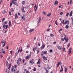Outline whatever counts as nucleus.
<instances>
[{"label": "nucleus", "instance_id": "f257e3e1", "mask_svg": "<svg viewBox=\"0 0 73 73\" xmlns=\"http://www.w3.org/2000/svg\"><path fill=\"white\" fill-rule=\"evenodd\" d=\"M8 23V22L7 21H5L4 22V24L3 25V29H7L8 28V25H5L6 24H7Z\"/></svg>", "mask_w": 73, "mask_h": 73}, {"label": "nucleus", "instance_id": "f03ea898", "mask_svg": "<svg viewBox=\"0 0 73 73\" xmlns=\"http://www.w3.org/2000/svg\"><path fill=\"white\" fill-rule=\"evenodd\" d=\"M64 40L65 41H66V42H68L69 40V39L68 38H66V35H64Z\"/></svg>", "mask_w": 73, "mask_h": 73}, {"label": "nucleus", "instance_id": "7ed1b4c3", "mask_svg": "<svg viewBox=\"0 0 73 73\" xmlns=\"http://www.w3.org/2000/svg\"><path fill=\"white\" fill-rule=\"evenodd\" d=\"M12 3H13L14 5H16L17 6H18V5L17 4V2L15 1V0H13L12 1Z\"/></svg>", "mask_w": 73, "mask_h": 73}, {"label": "nucleus", "instance_id": "20e7f679", "mask_svg": "<svg viewBox=\"0 0 73 73\" xmlns=\"http://www.w3.org/2000/svg\"><path fill=\"white\" fill-rule=\"evenodd\" d=\"M62 64V63H61V61L59 62H58L57 63V66H58V67L60 65H61Z\"/></svg>", "mask_w": 73, "mask_h": 73}, {"label": "nucleus", "instance_id": "39448f33", "mask_svg": "<svg viewBox=\"0 0 73 73\" xmlns=\"http://www.w3.org/2000/svg\"><path fill=\"white\" fill-rule=\"evenodd\" d=\"M67 24V25L69 24V22L68 21H65L64 23V25H66V24Z\"/></svg>", "mask_w": 73, "mask_h": 73}, {"label": "nucleus", "instance_id": "423d86ee", "mask_svg": "<svg viewBox=\"0 0 73 73\" xmlns=\"http://www.w3.org/2000/svg\"><path fill=\"white\" fill-rule=\"evenodd\" d=\"M34 61V60H33V59H32V60H30V63L32 64H34V62H33Z\"/></svg>", "mask_w": 73, "mask_h": 73}, {"label": "nucleus", "instance_id": "0eeeda50", "mask_svg": "<svg viewBox=\"0 0 73 73\" xmlns=\"http://www.w3.org/2000/svg\"><path fill=\"white\" fill-rule=\"evenodd\" d=\"M41 17H40L39 18V19L38 20V23H37V25H38L39 24V23L40 22V21H41Z\"/></svg>", "mask_w": 73, "mask_h": 73}, {"label": "nucleus", "instance_id": "6e6552de", "mask_svg": "<svg viewBox=\"0 0 73 73\" xmlns=\"http://www.w3.org/2000/svg\"><path fill=\"white\" fill-rule=\"evenodd\" d=\"M38 49V47L37 46H36L33 49V51L34 52H35V50H37Z\"/></svg>", "mask_w": 73, "mask_h": 73}, {"label": "nucleus", "instance_id": "1a4fd4ad", "mask_svg": "<svg viewBox=\"0 0 73 73\" xmlns=\"http://www.w3.org/2000/svg\"><path fill=\"white\" fill-rule=\"evenodd\" d=\"M24 7L23 6L22 8L21 9V10L22 11V12H23V13H24V12H25V11H24Z\"/></svg>", "mask_w": 73, "mask_h": 73}, {"label": "nucleus", "instance_id": "9d476101", "mask_svg": "<svg viewBox=\"0 0 73 73\" xmlns=\"http://www.w3.org/2000/svg\"><path fill=\"white\" fill-rule=\"evenodd\" d=\"M31 53L30 52V55H29L28 56H27L26 57V59H28V58H29V57H31Z\"/></svg>", "mask_w": 73, "mask_h": 73}, {"label": "nucleus", "instance_id": "9b49d317", "mask_svg": "<svg viewBox=\"0 0 73 73\" xmlns=\"http://www.w3.org/2000/svg\"><path fill=\"white\" fill-rule=\"evenodd\" d=\"M71 51H72V48H70L69 49V51H68V52H68V54H70V53H71Z\"/></svg>", "mask_w": 73, "mask_h": 73}, {"label": "nucleus", "instance_id": "f8f14e48", "mask_svg": "<svg viewBox=\"0 0 73 73\" xmlns=\"http://www.w3.org/2000/svg\"><path fill=\"white\" fill-rule=\"evenodd\" d=\"M43 59L44 60H45V61H46V60H47V57H45V56H43Z\"/></svg>", "mask_w": 73, "mask_h": 73}, {"label": "nucleus", "instance_id": "ddd939ff", "mask_svg": "<svg viewBox=\"0 0 73 73\" xmlns=\"http://www.w3.org/2000/svg\"><path fill=\"white\" fill-rule=\"evenodd\" d=\"M45 47V46L44 44H42L41 48L42 49H43Z\"/></svg>", "mask_w": 73, "mask_h": 73}, {"label": "nucleus", "instance_id": "4468645a", "mask_svg": "<svg viewBox=\"0 0 73 73\" xmlns=\"http://www.w3.org/2000/svg\"><path fill=\"white\" fill-rule=\"evenodd\" d=\"M21 19L24 21H25V17H24L23 16H22L21 17Z\"/></svg>", "mask_w": 73, "mask_h": 73}, {"label": "nucleus", "instance_id": "2eb2a0df", "mask_svg": "<svg viewBox=\"0 0 73 73\" xmlns=\"http://www.w3.org/2000/svg\"><path fill=\"white\" fill-rule=\"evenodd\" d=\"M17 64L18 66H20V62L19 61V60H17Z\"/></svg>", "mask_w": 73, "mask_h": 73}, {"label": "nucleus", "instance_id": "dca6fc26", "mask_svg": "<svg viewBox=\"0 0 73 73\" xmlns=\"http://www.w3.org/2000/svg\"><path fill=\"white\" fill-rule=\"evenodd\" d=\"M15 19H17L18 18V16H17V14H16L15 15Z\"/></svg>", "mask_w": 73, "mask_h": 73}, {"label": "nucleus", "instance_id": "f3484780", "mask_svg": "<svg viewBox=\"0 0 73 73\" xmlns=\"http://www.w3.org/2000/svg\"><path fill=\"white\" fill-rule=\"evenodd\" d=\"M67 70H68V68H64V72L65 73H66L67 72Z\"/></svg>", "mask_w": 73, "mask_h": 73}, {"label": "nucleus", "instance_id": "a211bd4d", "mask_svg": "<svg viewBox=\"0 0 73 73\" xmlns=\"http://www.w3.org/2000/svg\"><path fill=\"white\" fill-rule=\"evenodd\" d=\"M11 63H10L9 64V66L8 68V69H9V70H10V69H11Z\"/></svg>", "mask_w": 73, "mask_h": 73}, {"label": "nucleus", "instance_id": "6ab92c4d", "mask_svg": "<svg viewBox=\"0 0 73 73\" xmlns=\"http://www.w3.org/2000/svg\"><path fill=\"white\" fill-rule=\"evenodd\" d=\"M34 31V29H31L29 31V32H33Z\"/></svg>", "mask_w": 73, "mask_h": 73}, {"label": "nucleus", "instance_id": "aec40b11", "mask_svg": "<svg viewBox=\"0 0 73 73\" xmlns=\"http://www.w3.org/2000/svg\"><path fill=\"white\" fill-rule=\"evenodd\" d=\"M11 21H9V27H11Z\"/></svg>", "mask_w": 73, "mask_h": 73}, {"label": "nucleus", "instance_id": "412c9836", "mask_svg": "<svg viewBox=\"0 0 73 73\" xmlns=\"http://www.w3.org/2000/svg\"><path fill=\"white\" fill-rule=\"evenodd\" d=\"M72 14H73V11H72L70 14V16H72Z\"/></svg>", "mask_w": 73, "mask_h": 73}, {"label": "nucleus", "instance_id": "4be33fe9", "mask_svg": "<svg viewBox=\"0 0 73 73\" xmlns=\"http://www.w3.org/2000/svg\"><path fill=\"white\" fill-rule=\"evenodd\" d=\"M57 48H58V49H59L60 50H61V49H62V48L60 47V46H58Z\"/></svg>", "mask_w": 73, "mask_h": 73}, {"label": "nucleus", "instance_id": "5701e85b", "mask_svg": "<svg viewBox=\"0 0 73 73\" xmlns=\"http://www.w3.org/2000/svg\"><path fill=\"white\" fill-rule=\"evenodd\" d=\"M51 15H52V13H49L47 14V16L48 17H49L50 16H51Z\"/></svg>", "mask_w": 73, "mask_h": 73}, {"label": "nucleus", "instance_id": "b1692460", "mask_svg": "<svg viewBox=\"0 0 73 73\" xmlns=\"http://www.w3.org/2000/svg\"><path fill=\"white\" fill-rule=\"evenodd\" d=\"M58 3V1H56L54 2V4H57Z\"/></svg>", "mask_w": 73, "mask_h": 73}, {"label": "nucleus", "instance_id": "393cba45", "mask_svg": "<svg viewBox=\"0 0 73 73\" xmlns=\"http://www.w3.org/2000/svg\"><path fill=\"white\" fill-rule=\"evenodd\" d=\"M18 60L19 61H21H21H22V60L21 59V58H18V60Z\"/></svg>", "mask_w": 73, "mask_h": 73}, {"label": "nucleus", "instance_id": "a878e982", "mask_svg": "<svg viewBox=\"0 0 73 73\" xmlns=\"http://www.w3.org/2000/svg\"><path fill=\"white\" fill-rule=\"evenodd\" d=\"M69 26L68 25H66V27H65V28L66 29H68V28H69Z\"/></svg>", "mask_w": 73, "mask_h": 73}, {"label": "nucleus", "instance_id": "bb28decb", "mask_svg": "<svg viewBox=\"0 0 73 73\" xmlns=\"http://www.w3.org/2000/svg\"><path fill=\"white\" fill-rule=\"evenodd\" d=\"M15 10H14V9H13V8H11V12H14V11Z\"/></svg>", "mask_w": 73, "mask_h": 73}, {"label": "nucleus", "instance_id": "cd10ccee", "mask_svg": "<svg viewBox=\"0 0 73 73\" xmlns=\"http://www.w3.org/2000/svg\"><path fill=\"white\" fill-rule=\"evenodd\" d=\"M37 64H40V59H39L38 60V61L37 62Z\"/></svg>", "mask_w": 73, "mask_h": 73}, {"label": "nucleus", "instance_id": "c85d7f7f", "mask_svg": "<svg viewBox=\"0 0 73 73\" xmlns=\"http://www.w3.org/2000/svg\"><path fill=\"white\" fill-rule=\"evenodd\" d=\"M9 65V64H8V62H6V66H8Z\"/></svg>", "mask_w": 73, "mask_h": 73}, {"label": "nucleus", "instance_id": "c756f323", "mask_svg": "<svg viewBox=\"0 0 73 73\" xmlns=\"http://www.w3.org/2000/svg\"><path fill=\"white\" fill-rule=\"evenodd\" d=\"M71 19L72 20V25H73V18L72 17V18H71Z\"/></svg>", "mask_w": 73, "mask_h": 73}, {"label": "nucleus", "instance_id": "7c9ffc66", "mask_svg": "<svg viewBox=\"0 0 73 73\" xmlns=\"http://www.w3.org/2000/svg\"><path fill=\"white\" fill-rule=\"evenodd\" d=\"M43 53L46 54L47 53V52L46 51H44L43 52Z\"/></svg>", "mask_w": 73, "mask_h": 73}, {"label": "nucleus", "instance_id": "2f4dec72", "mask_svg": "<svg viewBox=\"0 0 73 73\" xmlns=\"http://www.w3.org/2000/svg\"><path fill=\"white\" fill-rule=\"evenodd\" d=\"M63 69H64L63 68H62V69H60V72H62V71H63Z\"/></svg>", "mask_w": 73, "mask_h": 73}, {"label": "nucleus", "instance_id": "473e14b6", "mask_svg": "<svg viewBox=\"0 0 73 73\" xmlns=\"http://www.w3.org/2000/svg\"><path fill=\"white\" fill-rule=\"evenodd\" d=\"M54 35L52 34H50V36H51V37H54Z\"/></svg>", "mask_w": 73, "mask_h": 73}, {"label": "nucleus", "instance_id": "72a5a7b5", "mask_svg": "<svg viewBox=\"0 0 73 73\" xmlns=\"http://www.w3.org/2000/svg\"><path fill=\"white\" fill-rule=\"evenodd\" d=\"M25 3V1H23L22 2V4H24Z\"/></svg>", "mask_w": 73, "mask_h": 73}, {"label": "nucleus", "instance_id": "f704fd0d", "mask_svg": "<svg viewBox=\"0 0 73 73\" xmlns=\"http://www.w3.org/2000/svg\"><path fill=\"white\" fill-rule=\"evenodd\" d=\"M42 13L43 15H45L46 14V13L44 11H43L42 12Z\"/></svg>", "mask_w": 73, "mask_h": 73}, {"label": "nucleus", "instance_id": "c9c22d12", "mask_svg": "<svg viewBox=\"0 0 73 73\" xmlns=\"http://www.w3.org/2000/svg\"><path fill=\"white\" fill-rule=\"evenodd\" d=\"M3 13L4 14H5V13H6V11L5 10H4L3 11Z\"/></svg>", "mask_w": 73, "mask_h": 73}, {"label": "nucleus", "instance_id": "e433bc0d", "mask_svg": "<svg viewBox=\"0 0 73 73\" xmlns=\"http://www.w3.org/2000/svg\"><path fill=\"white\" fill-rule=\"evenodd\" d=\"M72 0H70V5H71V4H72Z\"/></svg>", "mask_w": 73, "mask_h": 73}, {"label": "nucleus", "instance_id": "4c0bfd02", "mask_svg": "<svg viewBox=\"0 0 73 73\" xmlns=\"http://www.w3.org/2000/svg\"><path fill=\"white\" fill-rule=\"evenodd\" d=\"M61 40L62 41H64V38H62L61 39Z\"/></svg>", "mask_w": 73, "mask_h": 73}, {"label": "nucleus", "instance_id": "58836bf2", "mask_svg": "<svg viewBox=\"0 0 73 73\" xmlns=\"http://www.w3.org/2000/svg\"><path fill=\"white\" fill-rule=\"evenodd\" d=\"M50 67H49V66H48L47 68L49 70L50 69Z\"/></svg>", "mask_w": 73, "mask_h": 73}, {"label": "nucleus", "instance_id": "ea45409f", "mask_svg": "<svg viewBox=\"0 0 73 73\" xmlns=\"http://www.w3.org/2000/svg\"><path fill=\"white\" fill-rule=\"evenodd\" d=\"M5 20V18H3V19H2V22H3V21H4V20Z\"/></svg>", "mask_w": 73, "mask_h": 73}, {"label": "nucleus", "instance_id": "a19ab883", "mask_svg": "<svg viewBox=\"0 0 73 73\" xmlns=\"http://www.w3.org/2000/svg\"><path fill=\"white\" fill-rule=\"evenodd\" d=\"M65 48L64 47L63 48V52H65Z\"/></svg>", "mask_w": 73, "mask_h": 73}, {"label": "nucleus", "instance_id": "79ce46f5", "mask_svg": "<svg viewBox=\"0 0 73 73\" xmlns=\"http://www.w3.org/2000/svg\"><path fill=\"white\" fill-rule=\"evenodd\" d=\"M69 14V13H67L66 14V16H68Z\"/></svg>", "mask_w": 73, "mask_h": 73}, {"label": "nucleus", "instance_id": "37998d69", "mask_svg": "<svg viewBox=\"0 0 73 73\" xmlns=\"http://www.w3.org/2000/svg\"><path fill=\"white\" fill-rule=\"evenodd\" d=\"M53 51V50H52V49H50L49 50L50 52V53L52 52V51Z\"/></svg>", "mask_w": 73, "mask_h": 73}, {"label": "nucleus", "instance_id": "c03bdc74", "mask_svg": "<svg viewBox=\"0 0 73 73\" xmlns=\"http://www.w3.org/2000/svg\"><path fill=\"white\" fill-rule=\"evenodd\" d=\"M62 29H60L59 30V32H60L61 31H62Z\"/></svg>", "mask_w": 73, "mask_h": 73}, {"label": "nucleus", "instance_id": "a18cd8bd", "mask_svg": "<svg viewBox=\"0 0 73 73\" xmlns=\"http://www.w3.org/2000/svg\"><path fill=\"white\" fill-rule=\"evenodd\" d=\"M62 14H63V13H62V12H61L60 13V15H62Z\"/></svg>", "mask_w": 73, "mask_h": 73}, {"label": "nucleus", "instance_id": "49530a36", "mask_svg": "<svg viewBox=\"0 0 73 73\" xmlns=\"http://www.w3.org/2000/svg\"><path fill=\"white\" fill-rule=\"evenodd\" d=\"M2 53L4 54H5V51H3Z\"/></svg>", "mask_w": 73, "mask_h": 73}, {"label": "nucleus", "instance_id": "de8ad7c7", "mask_svg": "<svg viewBox=\"0 0 73 73\" xmlns=\"http://www.w3.org/2000/svg\"><path fill=\"white\" fill-rule=\"evenodd\" d=\"M45 73H48V70H46Z\"/></svg>", "mask_w": 73, "mask_h": 73}, {"label": "nucleus", "instance_id": "09e8293b", "mask_svg": "<svg viewBox=\"0 0 73 73\" xmlns=\"http://www.w3.org/2000/svg\"><path fill=\"white\" fill-rule=\"evenodd\" d=\"M14 68H17V65H14Z\"/></svg>", "mask_w": 73, "mask_h": 73}, {"label": "nucleus", "instance_id": "8fccbe9b", "mask_svg": "<svg viewBox=\"0 0 73 73\" xmlns=\"http://www.w3.org/2000/svg\"><path fill=\"white\" fill-rule=\"evenodd\" d=\"M5 42L4 44L2 46L3 47H4V46H5Z\"/></svg>", "mask_w": 73, "mask_h": 73}, {"label": "nucleus", "instance_id": "3c124183", "mask_svg": "<svg viewBox=\"0 0 73 73\" xmlns=\"http://www.w3.org/2000/svg\"><path fill=\"white\" fill-rule=\"evenodd\" d=\"M23 63H24V62L25 61V59H23Z\"/></svg>", "mask_w": 73, "mask_h": 73}, {"label": "nucleus", "instance_id": "603ef678", "mask_svg": "<svg viewBox=\"0 0 73 73\" xmlns=\"http://www.w3.org/2000/svg\"><path fill=\"white\" fill-rule=\"evenodd\" d=\"M37 53H39V52H40V50H37Z\"/></svg>", "mask_w": 73, "mask_h": 73}, {"label": "nucleus", "instance_id": "864d4df0", "mask_svg": "<svg viewBox=\"0 0 73 73\" xmlns=\"http://www.w3.org/2000/svg\"><path fill=\"white\" fill-rule=\"evenodd\" d=\"M5 72L6 73L7 72V68H6L5 70Z\"/></svg>", "mask_w": 73, "mask_h": 73}, {"label": "nucleus", "instance_id": "5fc2aeb1", "mask_svg": "<svg viewBox=\"0 0 73 73\" xmlns=\"http://www.w3.org/2000/svg\"><path fill=\"white\" fill-rule=\"evenodd\" d=\"M12 3H10V7H11L12 6Z\"/></svg>", "mask_w": 73, "mask_h": 73}, {"label": "nucleus", "instance_id": "6e6d98bb", "mask_svg": "<svg viewBox=\"0 0 73 73\" xmlns=\"http://www.w3.org/2000/svg\"><path fill=\"white\" fill-rule=\"evenodd\" d=\"M50 31V29H47V32H48V31Z\"/></svg>", "mask_w": 73, "mask_h": 73}, {"label": "nucleus", "instance_id": "4d7b16f0", "mask_svg": "<svg viewBox=\"0 0 73 73\" xmlns=\"http://www.w3.org/2000/svg\"><path fill=\"white\" fill-rule=\"evenodd\" d=\"M9 14L10 15H12V14H11V11L9 12Z\"/></svg>", "mask_w": 73, "mask_h": 73}, {"label": "nucleus", "instance_id": "13d9d810", "mask_svg": "<svg viewBox=\"0 0 73 73\" xmlns=\"http://www.w3.org/2000/svg\"><path fill=\"white\" fill-rule=\"evenodd\" d=\"M61 6H62L61 5H59V9H60V8H61Z\"/></svg>", "mask_w": 73, "mask_h": 73}, {"label": "nucleus", "instance_id": "bf43d9fd", "mask_svg": "<svg viewBox=\"0 0 73 73\" xmlns=\"http://www.w3.org/2000/svg\"><path fill=\"white\" fill-rule=\"evenodd\" d=\"M70 44L69 43L68 44V45H67V46H68V47H69V46H70Z\"/></svg>", "mask_w": 73, "mask_h": 73}, {"label": "nucleus", "instance_id": "052dcab7", "mask_svg": "<svg viewBox=\"0 0 73 73\" xmlns=\"http://www.w3.org/2000/svg\"><path fill=\"white\" fill-rule=\"evenodd\" d=\"M17 54H18V53H17V52L15 53V56H16L17 55Z\"/></svg>", "mask_w": 73, "mask_h": 73}, {"label": "nucleus", "instance_id": "680f3d73", "mask_svg": "<svg viewBox=\"0 0 73 73\" xmlns=\"http://www.w3.org/2000/svg\"><path fill=\"white\" fill-rule=\"evenodd\" d=\"M20 49L19 48L18 51V53H19V52H20Z\"/></svg>", "mask_w": 73, "mask_h": 73}, {"label": "nucleus", "instance_id": "e2e57ef3", "mask_svg": "<svg viewBox=\"0 0 73 73\" xmlns=\"http://www.w3.org/2000/svg\"><path fill=\"white\" fill-rule=\"evenodd\" d=\"M62 23L63 24H64V20H63Z\"/></svg>", "mask_w": 73, "mask_h": 73}, {"label": "nucleus", "instance_id": "0e129e2a", "mask_svg": "<svg viewBox=\"0 0 73 73\" xmlns=\"http://www.w3.org/2000/svg\"><path fill=\"white\" fill-rule=\"evenodd\" d=\"M4 41H3V40H2L1 41V43H2V44H4Z\"/></svg>", "mask_w": 73, "mask_h": 73}, {"label": "nucleus", "instance_id": "69168bd1", "mask_svg": "<svg viewBox=\"0 0 73 73\" xmlns=\"http://www.w3.org/2000/svg\"><path fill=\"white\" fill-rule=\"evenodd\" d=\"M33 71H36V68L35 67L33 69Z\"/></svg>", "mask_w": 73, "mask_h": 73}, {"label": "nucleus", "instance_id": "338daca9", "mask_svg": "<svg viewBox=\"0 0 73 73\" xmlns=\"http://www.w3.org/2000/svg\"><path fill=\"white\" fill-rule=\"evenodd\" d=\"M19 73V70H18L16 72V73Z\"/></svg>", "mask_w": 73, "mask_h": 73}, {"label": "nucleus", "instance_id": "774afa93", "mask_svg": "<svg viewBox=\"0 0 73 73\" xmlns=\"http://www.w3.org/2000/svg\"><path fill=\"white\" fill-rule=\"evenodd\" d=\"M26 72V73H29V71H27Z\"/></svg>", "mask_w": 73, "mask_h": 73}]
</instances>
